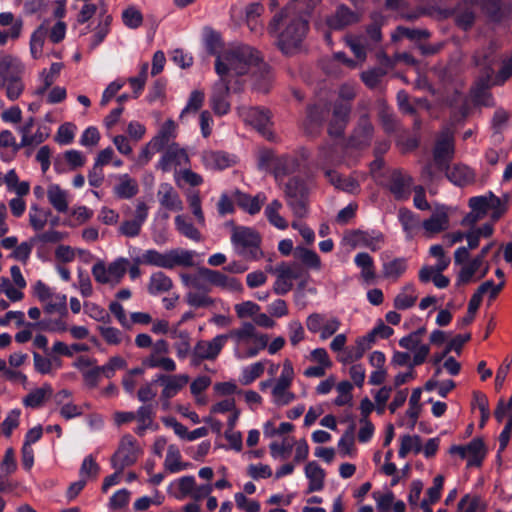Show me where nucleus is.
<instances>
[{"label":"nucleus","mask_w":512,"mask_h":512,"mask_svg":"<svg viewBox=\"0 0 512 512\" xmlns=\"http://www.w3.org/2000/svg\"><path fill=\"white\" fill-rule=\"evenodd\" d=\"M136 264H144L167 269V251L160 252L156 249L145 250L140 256L134 258Z\"/></svg>","instance_id":"a19ab883"},{"label":"nucleus","mask_w":512,"mask_h":512,"mask_svg":"<svg viewBox=\"0 0 512 512\" xmlns=\"http://www.w3.org/2000/svg\"><path fill=\"white\" fill-rule=\"evenodd\" d=\"M239 117L246 123L257 129L264 137L270 138L268 130L270 116L268 111L256 107L240 106L237 108Z\"/></svg>","instance_id":"2eb2a0df"},{"label":"nucleus","mask_w":512,"mask_h":512,"mask_svg":"<svg viewBox=\"0 0 512 512\" xmlns=\"http://www.w3.org/2000/svg\"><path fill=\"white\" fill-rule=\"evenodd\" d=\"M0 90L5 93L7 99L10 101H16L20 98L25 90L23 77L1 81Z\"/></svg>","instance_id":"4d7b16f0"},{"label":"nucleus","mask_w":512,"mask_h":512,"mask_svg":"<svg viewBox=\"0 0 512 512\" xmlns=\"http://www.w3.org/2000/svg\"><path fill=\"white\" fill-rule=\"evenodd\" d=\"M489 192L484 195L474 196L468 200V206L471 211L462 219V225L473 226L476 222L483 219L489 212Z\"/></svg>","instance_id":"6ab92c4d"},{"label":"nucleus","mask_w":512,"mask_h":512,"mask_svg":"<svg viewBox=\"0 0 512 512\" xmlns=\"http://www.w3.org/2000/svg\"><path fill=\"white\" fill-rule=\"evenodd\" d=\"M399 346L413 353V365L423 364L430 353V347L416 338V334L410 333L402 337L399 340Z\"/></svg>","instance_id":"4be33fe9"},{"label":"nucleus","mask_w":512,"mask_h":512,"mask_svg":"<svg viewBox=\"0 0 512 512\" xmlns=\"http://www.w3.org/2000/svg\"><path fill=\"white\" fill-rule=\"evenodd\" d=\"M195 252L183 248H175L167 251V269L174 267H191L194 265Z\"/></svg>","instance_id":"2f4dec72"},{"label":"nucleus","mask_w":512,"mask_h":512,"mask_svg":"<svg viewBox=\"0 0 512 512\" xmlns=\"http://www.w3.org/2000/svg\"><path fill=\"white\" fill-rule=\"evenodd\" d=\"M228 341V336L219 334L213 339L199 340L192 351V355L197 360H214L218 357L221 350Z\"/></svg>","instance_id":"f3484780"},{"label":"nucleus","mask_w":512,"mask_h":512,"mask_svg":"<svg viewBox=\"0 0 512 512\" xmlns=\"http://www.w3.org/2000/svg\"><path fill=\"white\" fill-rule=\"evenodd\" d=\"M63 64L61 62L52 63L48 69H43L39 73V87L35 90V94L42 95L60 76Z\"/></svg>","instance_id":"72a5a7b5"},{"label":"nucleus","mask_w":512,"mask_h":512,"mask_svg":"<svg viewBox=\"0 0 512 512\" xmlns=\"http://www.w3.org/2000/svg\"><path fill=\"white\" fill-rule=\"evenodd\" d=\"M239 205L249 214H256L261 210L262 205L266 201L264 193H258L255 196L243 194L239 197Z\"/></svg>","instance_id":"680f3d73"},{"label":"nucleus","mask_w":512,"mask_h":512,"mask_svg":"<svg viewBox=\"0 0 512 512\" xmlns=\"http://www.w3.org/2000/svg\"><path fill=\"white\" fill-rule=\"evenodd\" d=\"M451 208L447 205L435 203L431 215L421 223L423 235L432 238L450 227Z\"/></svg>","instance_id":"6e6552de"},{"label":"nucleus","mask_w":512,"mask_h":512,"mask_svg":"<svg viewBox=\"0 0 512 512\" xmlns=\"http://www.w3.org/2000/svg\"><path fill=\"white\" fill-rule=\"evenodd\" d=\"M407 269V261L405 258H395L390 261L383 262L382 272L387 279L397 280Z\"/></svg>","instance_id":"3c124183"},{"label":"nucleus","mask_w":512,"mask_h":512,"mask_svg":"<svg viewBox=\"0 0 512 512\" xmlns=\"http://www.w3.org/2000/svg\"><path fill=\"white\" fill-rule=\"evenodd\" d=\"M189 156L184 148L179 144L172 143L168 145L164 153L160 157L157 168L163 172L180 171L189 165Z\"/></svg>","instance_id":"ddd939ff"},{"label":"nucleus","mask_w":512,"mask_h":512,"mask_svg":"<svg viewBox=\"0 0 512 512\" xmlns=\"http://www.w3.org/2000/svg\"><path fill=\"white\" fill-rule=\"evenodd\" d=\"M283 205L279 200L271 201L265 208V216L268 222L279 230H285L288 228V221L280 215V210Z\"/></svg>","instance_id":"37998d69"},{"label":"nucleus","mask_w":512,"mask_h":512,"mask_svg":"<svg viewBox=\"0 0 512 512\" xmlns=\"http://www.w3.org/2000/svg\"><path fill=\"white\" fill-rule=\"evenodd\" d=\"M169 488L177 500H184L187 496H192L195 488V478L193 476H183L173 481Z\"/></svg>","instance_id":"e433bc0d"},{"label":"nucleus","mask_w":512,"mask_h":512,"mask_svg":"<svg viewBox=\"0 0 512 512\" xmlns=\"http://www.w3.org/2000/svg\"><path fill=\"white\" fill-rule=\"evenodd\" d=\"M353 243L356 246L376 252L384 246L385 236L382 232L377 230L356 231L353 234Z\"/></svg>","instance_id":"b1692460"},{"label":"nucleus","mask_w":512,"mask_h":512,"mask_svg":"<svg viewBox=\"0 0 512 512\" xmlns=\"http://www.w3.org/2000/svg\"><path fill=\"white\" fill-rule=\"evenodd\" d=\"M177 126L176 123L172 119L166 120L158 133L152 138L156 140V143L162 148H167L170 140L176 137Z\"/></svg>","instance_id":"bf43d9fd"},{"label":"nucleus","mask_w":512,"mask_h":512,"mask_svg":"<svg viewBox=\"0 0 512 512\" xmlns=\"http://www.w3.org/2000/svg\"><path fill=\"white\" fill-rule=\"evenodd\" d=\"M203 274L205 275V278L207 281H209L211 284L220 287L224 290L230 291V292H242L243 291V285L242 283L234 278L227 276L219 271L209 270L205 269L203 271Z\"/></svg>","instance_id":"c756f323"},{"label":"nucleus","mask_w":512,"mask_h":512,"mask_svg":"<svg viewBox=\"0 0 512 512\" xmlns=\"http://www.w3.org/2000/svg\"><path fill=\"white\" fill-rule=\"evenodd\" d=\"M170 337L175 339L174 349L179 359L183 360L192 353L191 336L188 331L174 328L170 331Z\"/></svg>","instance_id":"473e14b6"},{"label":"nucleus","mask_w":512,"mask_h":512,"mask_svg":"<svg viewBox=\"0 0 512 512\" xmlns=\"http://www.w3.org/2000/svg\"><path fill=\"white\" fill-rule=\"evenodd\" d=\"M483 265L484 261L481 260L478 256L462 265V268L457 277V284L464 285L472 282L474 280V276L480 271Z\"/></svg>","instance_id":"09e8293b"},{"label":"nucleus","mask_w":512,"mask_h":512,"mask_svg":"<svg viewBox=\"0 0 512 512\" xmlns=\"http://www.w3.org/2000/svg\"><path fill=\"white\" fill-rule=\"evenodd\" d=\"M308 480L307 493L318 492L324 488L326 473L316 461H310L304 468Z\"/></svg>","instance_id":"7c9ffc66"},{"label":"nucleus","mask_w":512,"mask_h":512,"mask_svg":"<svg viewBox=\"0 0 512 512\" xmlns=\"http://www.w3.org/2000/svg\"><path fill=\"white\" fill-rule=\"evenodd\" d=\"M175 227L180 234L191 240L199 241L201 239L200 232L184 215H178L175 217Z\"/></svg>","instance_id":"0e129e2a"},{"label":"nucleus","mask_w":512,"mask_h":512,"mask_svg":"<svg viewBox=\"0 0 512 512\" xmlns=\"http://www.w3.org/2000/svg\"><path fill=\"white\" fill-rule=\"evenodd\" d=\"M173 287V282L170 277L161 271L151 274L148 283V292L151 295H159L168 292Z\"/></svg>","instance_id":"58836bf2"},{"label":"nucleus","mask_w":512,"mask_h":512,"mask_svg":"<svg viewBox=\"0 0 512 512\" xmlns=\"http://www.w3.org/2000/svg\"><path fill=\"white\" fill-rule=\"evenodd\" d=\"M47 216L48 213L43 208L37 204H32L29 208L28 218L29 224L33 230H43L47 224Z\"/></svg>","instance_id":"69168bd1"},{"label":"nucleus","mask_w":512,"mask_h":512,"mask_svg":"<svg viewBox=\"0 0 512 512\" xmlns=\"http://www.w3.org/2000/svg\"><path fill=\"white\" fill-rule=\"evenodd\" d=\"M295 378V370L290 359H285L281 365V372L277 378L261 381L260 390H269L271 402L278 407L287 406L296 400V394L291 390Z\"/></svg>","instance_id":"20e7f679"},{"label":"nucleus","mask_w":512,"mask_h":512,"mask_svg":"<svg viewBox=\"0 0 512 512\" xmlns=\"http://www.w3.org/2000/svg\"><path fill=\"white\" fill-rule=\"evenodd\" d=\"M202 162L207 169L223 170L236 163V157L223 151H204Z\"/></svg>","instance_id":"393cba45"},{"label":"nucleus","mask_w":512,"mask_h":512,"mask_svg":"<svg viewBox=\"0 0 512 512\" xmlns=\"http://www.w3.org/2000/svg\"><path fill=\"white\" fill-rule=\"evenodd\" d=\"M422 450V441L418 435L406 434L400 438L398 456L405 458L409 453L418 454Z\"/></svg>","instance_id":"6e6d98bb"},{"label":"nucleus","mask_w":512,"mask_h":512,"mask_svg":"<svg viewBox=\"0 0 512 512\" xmlns=\"http://www.w3.org/2000/svg\"><path fill=\"white\" fill-rule=\"evenodd\" d=\"M128 264V259L123 257L115 259L109 265L100 261L93 265L92 274L98 283L115 286L120 283L125 275Z\"/></svg>","instance_id":"0eeeda50"},{"label":"nucleus","mask_w":512,"mask_h":512,"mask_svg":"<svg viewBox=\"0 0 512 512\" xmlns=\"http://www.w3.org/2000/svg\"><path fill=\"white\" fill-rule=\"evenodd\" d=\"M215 71L219 78L240 86L246 77L253 80L256 89L268 91L272 75L260 53L247 44H228L218 55Z\"/></svg>","instance_id":"f257e3e1"},{"label":"nucleus","mask_w":512,"mask_h":512,"mask_svg":"<svg viewBox=\"0 0 512 512\" xmlns=\"http://www.w3.org/2000/svg\"><path fill=\"white\" fill-rule=\"evenodd\" d=\"M112 22V16L107 14L106 12H101L99 14V23L95 28V32L91 38V47L95 48L100 43H102L109 33L110 25Z\"/></svg>","instance_id":"13d9d810"},{"label":"nucleus","mask_w":512,"mask_h":512,"mask_svg":"<svg viewBox=\"0 0 512 512\" xmlns=\"http://www.w3.org/2000/svg\"><path fill=\"white\" fill-rule=\"evenodd\" d=\"M142 368H159L166 372H174L177 368L175 361L168 357L160 354L151 352L150 355L145 357L142 361Z\"/></svg>","instance_id":"4c0bfd02"},{"label":"nucleus","mask_w":512,"mask_h":512,"mask_svg":"<svg viewBox=\"0 0 512 512\" xmlns=\"http://www.w3.org/2000/svg\"><path fill=\"white\" fill-rule=\"evenodd\" d=\"M174 180L179 187L182 186L183 182L192 187L199 186L203 183V178L201 175L186 167L180 171L175 172Z\"/></svg>","instance_id":"338daca9"},{"label":"nucleus","mask_w":512,"mask_h":512,"mask_svg":"<svg viewBox=\"0 0 512 512\" xmlns=\"http://www.w3.org/2000/svg\"><path fill=\"white\" fill-rule=\"evenodd\" d=\"M357 21V15L345 6H340L327 20L331 29L338 30Z\"/></svg>","instance_id":"ea45409f"},{"label":"nucleus","mask_w":512,"mask_h":512,"mask_svg":"<svg viewBox=\"0 0 512 512\" xmlns=\"http://www.w3.org/2000/svg\"><path fill=\"white\" fill-rule=\"evenodd\" d=\"M47 34H48V28L46 27L45 24H41L31 34L29 45H30V53H31L32 58L38 59L41 57Z\"/></svg>","instance_id":"8fccbe9b"},{"label":"nucleus","mask_w":512,"mask_h":512,"mask_svg":"<svg viewBox=\"0 0 512 512\" xmlns=\"http://www.w3.org/2000/svg\"><path fill=\"white\" fill-rule=\"evenodd\" d=\"M164 466L171 473H177L187 468L188 464L181 461V453L176 445L168 446Z\"/></svg>","instance_id":"864d4df0"},{"label":"nucleus","mask_w":512,"mask_h":512,"mask_svg":"<svg viewBox=\"0 0 512 512\" xmlns=\"http://www.w3.org/2000/svg\"><path fill=\"white\" fill-rule=\"evenodd\" d=\"M31 293L42 304L45 312L63 314L67 311L66 295L57 292L42 280H37L31 285Z\"/></svg>","instance_id":"423d86ee"},{"label":"nucleus","mask_w":512,"mask_h":512,"mask_svg":"<svg viewBox=\"0 0 512 512\" xmlns=\"http://www.w3.org/2000/svg\"><path fill=\"white\" fill-rule=\"evenodd\" d=\"M274 272L276 280L273 284V291L276 295H285L293 287V281L300 278L302 269L297 263L278 265Z\"/></svg>","instance_id":"4468645a"},{"label":"nucleus","mask_w":512,"mask_h":512,"mask_svg":"<svg viewBox=\"0 0 512 512\" xmlns=\"http://www.w3.org/2000/svg\"><path fill=\"white\" fill-rule=\"evenodd\" d=\"M224 335L234 341V355L238 359L255 357L261 350L266 348L269 342V336L259 333L250 322H245L240 328L233 329Z\"/></svg>","instance_id":"7ed1b4c3"},{"label":"nucleus","mask_w":512,"mask_h":512,"mask_svg":"<svg viewBox=\"0 0 512 512\" xmlns=\"http://www.w3.org/2000/svg\"><path fill=\"white\" fill-rule=\"evenodd\" d=\"M34 124V119L30 118L23 127L20 129L21 133V144L23 146H32V145H38L42 143L46 137L47 134L42 132L40 129L36 131V133L32 134L31 129Z\"/></svg>","instance_id":"603ef678"},{"label":"nucleus","mask_w":512,"mask_h":512,"mask_svg":"<svg viewBox=\"0 0 512 512\" xmlns=\"http://www.w3.org/2000/svg\"><path fill=\"white\" fill-rule=\"evenodd\" d=\"M52 395V388L49 384L33 389L22 401L23 405L30 408L40 407L46 399Z\"/></svg>","instance_id":"de8ad7c7"},{"label":"nucleus","mask_w":512,"mask_h":512,"mask_svg":"<svg viewBox=\"0 0 512 512\" xmlns=\"http://www.w3.org/2000/svg\"><path fill=\"white\" fill-rule=\"evenodd\" d=\"M187 374H157L155 382L162 387L160 401L164 409H168L170 399L175 397L188 383Z\"/></svg>","instance_id":"9b49d317"},{"label":"nucleus","mask_w":512,"mask_h":512,"mask_svg":"<svg viewBox=\"0 0 512 512\" xmlns=\"http://www.w3.org/2000/svg\"><path fill=\"white\" fill-rule=\"evenodd\" d=\"M306 327L311 333H318L321 340H326L340 329L341 321L336 316L312 313L306 318Z\"/></svg>","instance_id":"f8f14e48"},{"label":"nucleus","mask_w":512,"mask_h":512,"mask_svg":"<svg viewBox=\"0 0 512 512\" xmlns=\"http://www.w3.org/2000/svg\"><path fill=\"white\" fill-rule=\"evenodd\" d=\"M157 199L161 207L166 210L179 212L183 209V202L170 183H160L157 190Z\"/></svg>","instance_id":"412c9836"},{"label":"nucleus","mask_w":512,"mask_h":512,"mask_svg":"<svg viewBox=\"0 0 512 512\" xmlns=\"http://www.w3.org/2000/svg\"><path fill=\"white\" fill-rule=\"evenodd\" d=\"M231 88L236 91L240 89V86H236L234 83L221 78L214 84L211 94V106L216 114L225 115L229 112L230 103L228 95Z\"/></svg>","instance_id":"dca6fc26"},{"label":"nucleus","mask_w":512,"mask_h":512,"mask_svg":"<svg viewBox=\"0 0 512 512\" xmlns=\"http://www.w3.org/2000/svg\"><path fill=\"white\" fill-rule=\"evenodd\" d=\"M258 166L265 171L274 173L278 180L287 171V159L276 158L270 150H262L259 152Z\"/></svg>","instance_id":"5701e85b"},{"label":"nucleus","mask_w":512,"mask_h":512,"mask_svg":"<svg viewBox=\"0 0 512 512\" xmlns=\"http://www.w3.org/2000/svg\"><path fill=\"white\" fill-rule=\"evenodd\" d=\"M116 184L113 187V194L119 199H131L139 192V185L136 179L129 174H118L115 176Z\"/></svg>","instance_id":"cd10ccee"},{"label":"nucleus","mask_w":512,"mask_h":512,"mask_svg":"<svg viewBox=\"0 0 512 512\" xmlns=\"http://www.w3.org/2000/svg\"><path fill=\"white\" fill-rule=\"evenodd\" d=\"M294 445V438L285 437L281 442L272 441L269 444L270 455L274 460H285L289 457Z\"/></svg>","instance_id":"5fc2aeb1"},{"label":"nucleus","mask_w":512,"mask_h":512,"mask_svg":"<svg viewBox=\"0 0 512 512\" xmlns=\"http://www.w3.org/2000/svg\"><path fill=\"white\" fill-rule=\"evenodd\" d=\"M412 179L408 175L394 174L390 184V191L397 199H406L409 196Z\"/></svg>","instance_id":"a18cd8bd"},{"label":"nucleus","mask_w":512,"mask_h":512,"mask_svg":"<svg viewBox=\"0 0 512 512\" xmlns=\"http://www.w3.org/2000/svg\"><path fill=\"white\" fill-rule=\"evenodd\" d=\"M326 176L336 188L342 189L343 191L355 193L359 188V184L353 178H343L335 171H326Z\"/></svg>","instance_id":"e2e57ef3"},{"label":"nucleus","mask_w":512,"mask_h":512,"mask_svg":"<svg viewBox=\"0 0 512 512\" xmlns=\"http://www.w3.org/2000/svg\"><path fill=\"white\" fill-rule=\"evenodd\" d=\"M350 111L348 103H341L334 108L333 119L329 127V133L334 136L341 135Z\"/></svg>","instance_id":"c03bdc74"},{"label":"nucleus","mask_w":512,"mask_h":512,"mask_svg":"<svg viewBox=\"0 0 512 512\" xmlns=\"http://www.w3.org/2000/svg\"><path fill=\"white\" fill-rule=\"evenodd\" d=\"M355 265L361 270V277L366 282L375 279V266L373 258L366 252H361L354 257Z\"/></svg>","instance_id":"49530a36"},{"label":"nucleus","mask_w":512,"mask_h":512,"mask_svg":"<svg viewBox=\"0 0 512 512\" xmlns=\"http://www.w3.org/2000/svg\"><path fill=\"white\" fill-rule=\"evenodd\" d=\"M448 179L457 186L471 184L475 180V173L466 165H455L448 173Z\"/></svg>","instance_id":"79ce46f5"},{"label":"nucleus","mask_w":512,"mask_h":512,"mask_svg":"<svg viewBox=\"0 0 512 512\" xmlns=\"http://www.w3.org/2000/svg\"><path fill=\"white\" fill-rule=\"evenodd\" d=\"M24 63L16 56L0 53V82L23 77Z\"/></svg>","instance_id":"aec40b11"},{"label":"nucleus","mask_w":512,"mask_h":512,"mask_svg":"<svg viewBox=\"0 0 512 512\" xmlns=\"http://www.w3.org/2000/svg\"><path fill=\"white\" fill-rule=\"evenodd\" d=\"M264 370L265 362L263 361L255 362L244 367L241 372V383L244 385L251 384L264 373Z\"/></svg>","instance_id":"774afa93"},{"label":"nucleus","mask_w":512,"mask_h":512,"mask_svg":"<svg viewBox=\"0 0 512 512\" xmlns=\"http://www.w3.org/2000/svg\"><path fill=\"white\" fill-rule=\"evenodd\" d=\"M449 453L457 455L461 459H468L469 465H472L483 456V442L480 439H473L467 445H453L450 447Z\"/></svg>","instance_id":"a878e982"},{"label":"nucleus","mask_w":512,"mask_h":512,"mask_svg":"<svg viewBox=\"0 0 512 512\" xmlns=\"http://www.w3.org/2000/svg\"><path fill=\"white\" fill-rule=\"evenodd\" d=\"M418 299V292L411 283L404 285L394 298V307L399 310H406L413 307Z\"/></svg>","instance_id":"f704fd0d"},{"label":"nucleus","mask_w":512,"mask_h":512,"mask_svg":"<svg viewBox=\"0 0 512 512\" xmlns=\"http://www.w3.org/2000/svg\"><path fill=\"white\" fill-rule=\"evenodd\" d=\"M141 454V449L131 435L121 438L119 447L114 453L111 463L114 469L123 471L126 467L133 465Z\"/></svg>","instance_id":"9d476101"},{"label":"nucleus","mask_w":512,"mask_h":512,"mask_svg":"<svg viewBox=\"0 0 512 512\" xmlns=\"http://www.w3.org/2000/svg\"><path fill=\"white\" fill-rule=\"evenodd\" d=\"M46 195L50 205L58 213H66L70 204L69 192L59 184L50 183L46 189Z\"/></svg>","instance_id":"bb28decb"},{"label":"nucleus","mask_w":512,"mask_h":512,"mask_svg":"<svg viewBox=\"0 0 512 512\" xmlns=\"http://www.w3.org/2000/svg\"><path fill=\"white\" fill-rule=\"evenodd\" d=\"M454 153L453 133L449 129L444 130L436 142L434 158L438 164L450 160Z\"/></svg>","instance_id":"c85d7f7f"},{"label":"nucleus","mask_w":512,"mask_h":512,"mask_svg":"<svg viewBox=\"0 0 512 512\" xmlns=\"http://www.w3.org/2000/svg\"><path fill=\"white\" fill-rule=\"evenodd\" d=\"M137 421V427L135 432L138 435H143L147 429L153 428V414L149 406H141L135 413V419Z\"/></svg>","instance_id":"052dcab7"},{"label":"nucleus","mask_w":512,"mask_h":512,"mask_svg":"<svg viewBox=\"0 0 512 512\" xmlns=\"http://www.w3.org/2000/svg\"><path fill=\"white\" fill-rule=\"evenodd\" d=\"M321 0H293L284 11L274 16L270 31L278 39L279 48L285 54L293 53L301 44L308 31V14Z\"/></svg>","instance_id":"f03ea898"},{"label":"nucleus","mask_w":512,"mask_h":512,"mask_svg":"<svg viewBox=\"0 0 512 512\" xmlns=\"http://www.w3.org/2000/svg\"><path fill=\"white\" fill-rule=\"evenodd\" d=\"M398 220L408 239H412L416 231L421 228L419 217L408 209L399 210Z\"/></svg>","instance_id":"c9c22d12"},{"label":"nucleus","mask_w":512,"mask_h":512,"mask_svg":"<svg viewBox=\"0 0 512 512\" xmlns=\"http://www.w3.org/2000/svg\"><path fill=\"white\" fill-rule=\"evenodd\" d=\"M232 244L238 254L257 259L260 237L257 232L247 227H236L231 236Z\"/></svg>","instance_id":"1a4fd4ad"},{"label":"nucleus","mask_w":512,"mask_h":512,"mask_svg":"<svg viewBox=\"0 0 512 512\" xmlns=\"http://www.w3.org/2000/svg\"><path fill=\"white\" fill-rule=\"evenodd\" d=\"M23 30V20L16 18L12 12L0 13V46H5L9 40H17Z\"/></svg>","instance_id":"a211bd4d"},{"label":"nucleus","mask_w":512,"mask_h":512,"mask_svg":"<svg viewBox=\"0 0 512 512\" xmlns=\"http://www.w3.org/2000/svg\"><path fill=\"white\" fill-rule=\"evenodd\" d=\"M494 50L489 47L487 51L478 52L475 55V64L485 70V77L482 78L473 90V98L477 104L490 106L493 104V98L487 91L491 83V75L493 73V64L495 57L493 56Z\"/></svg>","instance_id":"39448f33"}]
</instances>
